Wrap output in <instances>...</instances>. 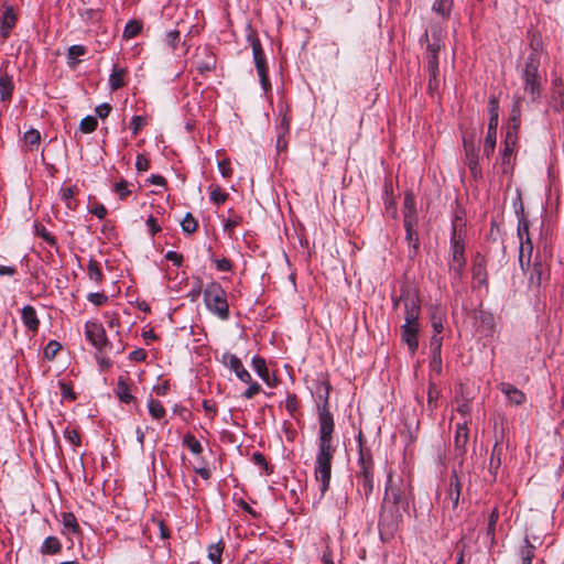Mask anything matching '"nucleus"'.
<instances>
[{"label":"nucleus","mask_w":564,"mask_h":564,"mask_svg":"<svg viewBox=\"0 0 564 564\" xmlns=\"http://www.w3.org/2000/svg\"><path fill=\"white\" fill-rule=\"evenodd\" d=\"M318 437L316 441L317 453L315 457L314 474L315 479L319 484V490L322 496L329 488L332 478V462L336 452V445L334 444V419L329 410L327 409V402L319 408L318 413Z\"/></svg>","instance_id":"f257e3e1"},{"label":"nucleus","mask_w":564,"mask_h":564,"mask_svg":"<svg viewBox=\"0 0 564 564\" xmlns=\"http://www.w3.org/2000/svg\"><path fill=\"white\" fill-rule=\"evenodd\" d=\"M408 508L405 496L397 488L387 486L381 507L380 523L397 525L402 518V512Z\"/></svg>","instance_id":"f03ea898"},{"label":"nucleus","mask_w":564,"mask_h":564,"mask_svg":"<svg viewBox=\"0 0 564 564\" xmlns=\"http://www.w3.org/2000/svg\"><path fill=\"white\" fill-rule=\"evenodd\" d=\"M204 302L207 310L221 321L229 318L227 292L218 282H210L204 289Z\"/></svg>","instance_id":"7ed1b4c3"},{"label":"nucleus","mask_w":564,"mask_h":564,"mask_svg":"<svg viewBox=\"0 0 564 564\" xmlns=\"http://www.w3.org/2000/svg\"><path fill=\"white\" fill-rule=\"evenodd\" d=\"M531 98L534 97L535 94H539L538 90V74L536 68L540 65H545L549 63L550 58L547 53L544 52L543 43L540 36L535 34H531Z\"/></svg>","instance_id":"20e7f679"},{"label":"nucleus","mask_w":564,"mask_h":564,"mask_svg":"<svg viewBox=\"0 0 564 564\" xmlns=\"http://www.w3.org/2000/svg\"><path fill=\"white\" fill-rule=\"evenodd\" d=\"M451 249H452V254H451V260L448 262V268H449L448 270H449V275L452 278L453 283H457L462 279L464 268L466 264V260H465V256H464V252H465L464 243L459 239H457L455 229L453 231V236L451 239Z\"/></svg>","instance_id":"39448f33"},{"label":"nucleus","mask_w":564,"mask_h":564,"mask_svg":"<svg viewBox=\"0 0 564 564\" xmlns=\"http://www.w3.org/2000/svg\"><path fill=\"white\" fill-rule=\"evenodd\" d=\"M489 124L487 135L484 141V155L489 158L496 148L497 127L499 122V102L495 96L490 97L488 102Z\"/></svg>","instance_id":"423d86ee"},{"label":"nucleus","mask_w":564,"mask_h":564,"mask_svg":"<svg viewBox=\"0 0 564 564\" xmlns=\"http://www.w3.org/2000/svg\"><path fill=\"white\" fill-rule=\"evenodd\" d=\"M252 47L254 66L260 79L261 87L267 94L271 89V82L268 76V66L264 52L258 37H249Z\"/></svg>","instance_id":"0eeeda50"},{"label":"nucleus","mask_w":564,"mask_h":564,"mask_svg":"<svg viewBox=\"0 0 564 564\" xmlns=\"http://www.w3.org/2000/svg\"><path fill=\"white\" fill-rule=\"evenodd\" d=\"M85 336L97 351H108L112 348V344L108 340L102 324L97 321H87L85 323Z\"/></svg>","instance_id":"6e6552de"},{"label":"nucleus","mask_w":564,"mask_h":564,"mask_svg":"<svg viewBox=\"0 0 564 564\" xmlns=\"http://www.w3.org/2000/svg\"><path fill=\"white\" fill-rule=\"evenodd\" d=\"M401 300H403L404 324L420 325L421 306L417 297L409 290L402 289Z\"/></svg>","instance_id":"1a4fd4ad"},{"label":"nucleus","mask_w":564,"mask_h":564,"mask_svg":"<svg viewBox=\"0 0 564 564\" xmlns=\"http://www.w3.org/2000/svg\"><path fill=\"white\" fill-rule=\"evenodd\" d=\"M221 360L223 364L229 368L240 381L243 383L251 382L250 372L245 368L241 360L235 354L225 352L221 357Z\"/></svg>","instance_id":"9d476101"},{"label":"nucleus","mask_w":564,"mask_h":564,"mask_svg":"<svg viewBox=\"0 0 564 564\" xmlns=\"http://www.w3.org/2000/svg\"><path fill=\"white\" fill-rule=\"evenodd\" d=\"M518 236L520 239L519 246V263L522 271H525L529 268V258L525 260V246L529 245V221L525 219L524 215L519 219L518 225Z\"/></svg>","instance_id":"9b49d317"},{"label":"nucleus","mask_w":564,"mask_h":564,"mask_svg":"<svg viewBox=\"0 0 564 564\" xmlns=\"http://www.w3.org/2000/svg\"><path fill=\"white\" fill-rule=\"evenodd\" d=\"M464 150H465V154H466V164L468 165L473 177L474 178L480 177L481 171L479 167L478 153L476 151L474 141L466 137L464 138Z\"/></svg>","instance_id":"f8f14e48"},{"label":"nucleus","mask_w":564,"mask_h":564,"mask_svg":"<svg viewBox=\"0 0 564 564\" xmlns=\"http://www.w3.org/2000/svg\"><path fill=\"white\" fill-rule=\"evenodd\" d=\"M419 330L420 325L403 324L401 326V340L408 346L412 355H414L419 348Z\"/></svg>","instance_id":"ddd939ff"},{"label":"nucleus","mask_w":564,"mask_h":564,"mask_svg":"<svg viewBox=\"0 0 564 564\" xmlns=\"http://www.w3.org/2000/svg\"><path fill=\"white\" fill-rule=\"evenodd\" d=\"M501 393L506 397L508 402L512 405H520L525 402L524 392L520 391L513 384L508 382H502L499 386Z\"/></svg>","instance_id":"4468645a"},{"label":"nucleus","mask_w":564,"mask_h":564,"mask_svg":"<svg viewBox=\"0 0 564 564\" xmlns=\"http://www.w3.org/2000/svg\"><path fill=\"white\" fill-rule=\"evenodd\" d=\"M17 23V15L11 7L6 8L0 18V36L4 41Z\"/></svg>","instance_id":"2eb2a0df"},{"label":"nucleus","mask_w":564,"mask_h":564,"mask_svg":"<svg viewBox=\"0 0 564 564\" xmlns=\"http://www.w3.org/2000/svg\"><path fill=\"white\" fill-rule=\"evenodd\" d=\"M416 224L417 223H411L405 221L404 223V229H405V240L409 245V256L414 257L417 253L419 250V235L416 231Z\"/></svg>","instance_id":"dca6fc26"},{"label":"nucleus","mask_w":564,"mask_h":564,"mask_svg":"<svg viewBox=\"0 0 564 564\" xmlns=\"http://www.w3.org/2000/svg\"><path fill=\"white\" fill-rule=\"evenodd\" d=\"M21 318L24 324V326L35 333L39 329L40 321L36 315V311L31 305H25L21 311Z\"/></svg>","instance_id":"f3484780"},{"label":"nucleus","mask_w":564,"mask_h":564,"mask_svg":"<svg viewBox=\"0 0 564 564\" xmlns=\"http://www.w3.org/2000/svg\"><path fill=\"white\" fill-rule=\"evenodd\" d=\"M417 223L415 198L412 193H406L403 202V223Z\"/></svg>","instance_id":"a211bd4d"},{"label":"nucleus","mask_w":564,"mask_h":564,"mask_svg":"<svg viewBox=\"0 0 564 564\" xmlns=\"http://www.w3.org/2000/svg\"><path fill=\"white\" fill-rule=\"evenodd\" d=\"M468 442V429L466 424H457L454 443L455 448L459 455L465 453V447Z\"/></svg>","instance_id":"6ab92c4d"},{"label":"nucleus","mask_w":564,"mask_h":564,"mask_svg":"<svg viewBox=\"0 0 564 564\" xmlns=\"http://www.w3.org/2000/svg\"><path fill=\"white\" fill-rule=\"evenodd\" d=\"M427 72H429V88L430 90L435 89L437 87V77H438V57L433 53L429 56L427 61Z\"/></svg>","instance_id":"aec40b11"},{"label":"nucleus","mask_w":564,"mask_h":564,"mask_svg":"<svg viewBox=\"0 0 564 564\" xmlns=\"http://www.w3.org/2000/svg\"><path fill=\"white\" fill-rule=\"evenodd\" d=\"M14 84L12 76L4 73L0 76V100L8 101L12 97Z\"/></svg>","instance_id":"412c9836"},{"label":"nucleus","mask_w":564,"mask_h":564,"mask_svg":"<svg viewBox=\"0 0 564 564\" xmlns=\"http://www.w3.org/2000/svg\"><path fill=\"white\" fill-rule=\"evenodd\" d=\"M462 485L458 480L457 474L454 473L451 477L449 487L447 490V498L452 502L453 508H456L459 502Z\"/></svg>","instance_id":"4be33fe9"},{"label":"nucleus","mask_w":564,"mask_h":564,"mask_svg":"<svg viewBox=\"0 0 564 564\" xmlns=\"http://www.w3.org/2000/svg\"><path fill=\"white\" fill-rule=\"evenodd\" d=\"M252 369L257 372V375L268 384H270V373L267 367V362L264 358L260 356H254L251 360Z\"/></svg>","instance_id":"5701e85b"},{"label":"nucleus","mask_w":564,"mask_h":564,"mask_svg":"<svg viewBox=\"0 0 564 564\" xmlns=\"http://www.w3.org/2000/svg\"><path fill=\"white\" fill-rule=\"evenodd\" d=\"M501 455H502V448L496 444L492 448L490 459H489V467L488 470L492 478L495 479L497 476V471L501 465Z\"/></svg>","instance_id":"b1692460"},{"label":"nucleus","mask_w":564,"mask_h":564,"mask_svg":"<svg viewBox=\"0 0 564 564\" xmlns=\"http://www.w3.org/2000/svg\"><path fill=\"white\" fill-rule=\"evenodd\" d=\"M62 550V543L56 536H47L41 545L42 554H56Z\"/></svg>","instance_id":"393cba45"},{"label":"nucleus","mask_w":564,"mask_h":564,"mask_svg":"<svg viewBox=\"0 0 564 564\" xmlns=\"http://www.w3.org/2000/svg\"><path fill=\"white\" fill-rule=\"evenodd\" d=\"M473 280L477 286L487 285V272L482 261L475 262L473 265Z\"/></svg>","instance_id":"a878e982"},{"label":"nucleus","mask_w":564,"mask_h":564,"mask_svg":"<svg viewBox=\"0 0 564 564\" xmlns=\"http://www.w3.org/2000/svg\"><path fill=\"white\" fill-rule=\"evenodd\" d=\"M116 394L120 399V401L124 403H130L134 399L133 395L130 393V388L128 383L122 378H120L117 383Z\"/></svg>","instance_id":"bb28decb"},{"label":"nucleus","mask_w":564,"mask_h":564,"mask_svg":"<svg viewBox=\"0 0 564 564\" xmlns=\"http://www.w3.org/2000/svg\"><path fill=\"white\" fill-rule=\"evenodd\" d=\"M148 409H149V413L150 415L155 419V420H161L165 416L166 414V411L163 406V404L161 403V401L159 400H155L153 398H151L149 401H148Z\"/></svg>","instance_id":"cd10ccee"},{"label":"nucleus","mask_w":564,"mask_h":564,"mask_svg":"<svg viewBox=\"0 0 564 564\" xmlns=\"http://www.w3.org/2000/svg\"><path fill=\"white\" fill-rule=\"evenodd\" d=\"M453 0H435L433 11L442 18H448L452 11Z\"/></svg>","instance_id":"c85d7f7f"},{"label":"nucleus","mask_w":564,"mask_h":564,"mask_svg":"<svg viewBox=\"0 0 564 564\" xmlns=\"http://www.w3.org/2000/svg\"><path fill=\"white\" fill-rule=\"evenodd\" d=\"M499 514L497 509H494L489 517H488V523H487V530H486V536L490 544H494L495 542V531H496V524L498 521Z\"/></svg>","instance_id":"c756f323"},{"label":"nucleus","mask_w":564,"mask_h":564,"mask_svg":"<svg viewBox=\"0 0 564 564\" xmlns=\"http://www.w3.org/2000/svg\"><path fill=\"white\" fill-rule=\"evenodd\" d=\"M62 523L63 527L70 533H77L79 531L77 519L72 512L62 513Z\"/></svg>","instance_id":"7c9ffc66"},{"label":"nucleus","mask_w":564,"mask_h":564,"mask_svg":"<svg viewBox=\"0 0 564 564\" xmlns=\"http://www.w3.org/2000/svg\"><path fill=\"white\" fill-rule=\"evenodd\" d=\"M183 444L194 454L199 455L203 452L200 442L192 434H186L183 437Z\"/></svg>","instance_id":"2f4dec72"},{"label":"nucleus","mask_w":564,"mask_h":564,"mask_svg":"<svg viewBox=\"0 0 564 564\" xmlns=\"http://www.w3.org/2000/svg\"><path fill=\"white\" fill-rule=\"evenodd\" d=\"M223 550L224 544L221 541L208 546V558L212 561L213 564H221Z\"/></svg>","instance_id":"473e14b6"},{"label":"nucleus","mask_w":564,"mask_h":564,"mask_svg":"<svg viewBox=\"0 0 564 564\" xmlns=\"http://www.w3.org/2000/svg\"><path fill=\"white\" fill-rule=\"evenodd\" d=\"M87 273L88 278L96 283H100L104 276L98 262L94 259H90L88 262Z\"/></svg>","instance_id":"72a5a7b5"},{"label":"nucleus","mask_w":564,"mask_h":564,"mask_svg":"<svg viewBox=\"0 0 564 564\" xmlns=\"http://www.w3.org/2000/svg\"><path fill=\"white\" fill-rule=\"evenodd\" d=\"M98 126L97 118L94 116H86L80 120L79 129L84 133H91Z\"/></svg>","instance_id":"f704fd0d"},{"label":"nucleus","mask_w":564,"mask_h":564,"mask_svg":"<svg viewBox=\"0 0 564 564\" xmlns=\"http://www.w3.org/2000/svg\"><path fill=\"white\" fill-rule=\"evenodd\" d=\"M123 69H117L115 68L109 77V85L112 90H117L121 88L124 85L123 82Z\"/></svg>","instance_id":"c9c22d12"},{"label":"nucleus","mask_w":564,"mask_h":564,"mask_svg":"<svg viewBox=\"0 0 564 564\" xmlns=\"http://www.w3.org/2000/svg\"><path fill=\"white\" fill-rule=\"evenodd\" d=\"M215 66H216V61H215V57L212 55H208L206 57V59L198 61L196 63V68L199 72V74H202V75L212 72L215 68Z\"/></svg>","instance_id":"e433bc0d"},{"label":"nucleus","mask_w":564,"mask_h":564,"mask_svg":"<svg viewBox=\"0 0 564 564\" xmlns=\"http://www.w3.org/2000/svg\"><path fill=\"white\" fill-rule=\"evenodd\" d=\"M358 491L368 498L373 490V477L359 478Z\"/></svg>","instance_id":"4c0bfd02"},{"label":"nucleus","mask_w":564,"mask_h":564,"mask_svg":"<svg viewBox=\"0 0 564 564\" xmlns=\"http://www.w3.org/2000/svg\"><path fill=\"white\" fill-rule=\"evenodd\" d=\"M142 25L140 22L132 20L129 21L123 30V36L126 39H132L137 36L141 32Z\"/></svg>","instance_id":"58836bf2"},{"label":"nucleus","mask_w":564,"mask_h":564,"mask_svg":"<svg viewBox=\"0 0 564 564\" xmlns=\"http://www.w3.org/2000/svg\"><path fill=\"white\" fill-rule=\"evenodd\" d=\"M181 226H182V229L184 232L186 234H193L196 231L197 229V221L196 219L192 216L191 213H187L185 215V217L183 218L182 223H181Z\"/></svg>","instance_id":"ea45409f"},{"label":"nucleus","mask_w":564,"mask_h":564,"mask_svg":"<svg viewBox=\"0 0 564 564\" xmlns=\"http://www.w3.org/2000/svg\"><path fill=\"white\" fill-rule=\"evenodd\" d=\"M23 139H24V142L28 145L34 147V145H37L40 143L41 133L36 129H30V130L24 132Z\"/></svg>","instance_id":"a19ab883"},{"label":"nucleus","mask_w":564,"mask_h":564,"mask_svg":"<svg viewBox=\"0 0 564 564\" xmlns=\"http://www.w3.org/2000/svg\"><path fill=\"white\" fill-rule=\"evenodd\" d=\"M59 349V343H57L56 340H50L43 351L44 358L47 360H52Z\"/></svg>","instance_id":"79ce46f5"},{"label":"nucleus","mask_w":564,"mask_h":564,"mask_svg":"<svg viewBox=\"0 0 564 564\" xmlns=\"http://www.w3.org/2000/svg\"><path fill=\"white\" fill-rule=\"evenodd\" d=\"M128 186H129V184L124 180L117 182L113 186V191L118 194V196L121 200L126 199L131 193V191L129 189Z\"/></svg>","instance_id":"37998d69"},{"label":"nucleus","mask_w":564,"mask_h":564,"mask_svg":"<svg viewBox=\"0 0 564 564\" xmlns=\"http://www.w3.org/2000/svg\"><path fill=\"white\" fill-rule=\"evenodd\" d=\"M108 351H97L96 350V361L99 365L101 370L109 369L112 366L111 359L107 356Z\"/></svg>","instance_id":"c03bdc74"},{"label":"nucleus","mask_w":564,"mask_h":564,"mask_svg":"<svg viewBox=\"0 0 564 564\" xmlns=\"http://www.w3.org/2000/svg\"><path fill=\"white\" fill-rule=\"evenodd\" d=\"M534 273L536 274L538 282L541 283L549 276V268L542 261H536L534 263Z\"/></svg>","instance_id":"a18cd8bd"},{"label":"nucleus","mask_w":564,"mask_h":564,"mask_svg":"<svg viewBox=\"0 0 564 564\" xmlns=\"http://www.w3.org/2000/svg\"><path fill=\"white\" fill-rule=\"evenodd\" d=\"M278 134H288L290 131V118L286 112L280 111V121L276 126Z\"/></svg>","instance_id":"49530a36"},{"label":"nucleus","mask_w":564,"mask_h":564,"mask_svg":"<svg viewBox=\"0 0 564 564\" xmlns=\"http://www.w3.org/2000/svg\"><path fill=\"white\" fill-rule=\"evenodd\" d=\"M228 198V193L221 191L220 187H215L210 193V200L216 205L224 204Z\"/></svg>","instance_id":"de8ad7c7"},{"label":"nucleus","mask_w":564,"mask_h":564,"mask_svg":"<svg viewBox=\"0 0 564 564\" xmlns=\"http://www.w3.org/2000/svg\"><path fill=\"white\" fill-rule=\"evenodd\" d=\"M442 337H440L437 334H434L432 337H431V349H432V355H435V360L438 361L440 359V355H441V351H442Z\"/></svg>","instance_id":"09e8293b"},{"label":"nucleus","mask_w":564,"mask_h":564,"mask_svg":"<svg viewBox=\"0 0 564 564\" xmlns=\"http://www.w3.org/2000/svg\"><path fill=\"white\" fill-rule=\"evenodd\" d=\"M520 113H521V110H520V102L517 101L511 110H510V116H509V120L512 124V128L513 129H517L519 127V123H520Z\"/></svg>","instance_id":"8fccbe9b"},{"label":"nucleus","mask_w":564,"mask_h":564,"mask_svg":"<svg viewBox=\"0 0 564 564\" xmlns=\"http://www.w3.org/2000/svg\"><path fill=\"white\" fill-rule=\"evenodd\" d=\"M147 120L142 116H133L130 122L132 134L138 135L139 131L144 127Z\"/></svg>","instance_id":"3c124183"},{"label":"nucleus","mask_w":564,"mask_h":564,"mask_svg":"<svg viewBox=\"0 0 564 564\" xmlns=\"http://www.w3.org/2000/svg\"><path fill=\"white\" fill-rule=\"evenodd\" d=\"M87 300L96 306H101L108 301V296L104 293L93 292L87 295Z\"/></svg>","instance_id":"603ef678"},{"label":"nucleus","mask_w":564,"mask_h":564,"mask_svg":"<svg viewBox=\"0 0 564 564\" xmlns=\"http://www.w3.org/2000/svg\"><path fill=\"white\" fill-rule=\"evenodd\" d=\"M358 442H359V458H358V464H359V466H361V465H366L368 462H372V457H371V454L369 453V451H366V449H364V447H362V444H361V434L359 435Z\"/></svg>","instance_id":"864d4df0"},{"label":"nucleus","mask_w":564,"mask_h":564,"mask_svg":"<svg viewBox=\"0 0 564 564\" xmlns=\"http://www.w3.org/2000/svg\"><path fill=\"white\" fill-rule=\"evenodd\" d=\"M87 52L86 47L83 45H72L68 48V58L70 61H76L79 56L85 55Z\"/></svg>","instance_id":"5fc2aeb1"},{"label":"nucleus","mask_w":564,"mask_h":564,"mask_svg":"<svg viewBox=\"0 0 564 564\" xmlns=\"http://www.w3.org/2000/svg\"><path fill=\"white\" fill-rule=\"evenodd\" d=\"M248 384H249V387L242 393V398L249 400V399H252L254 395H257L261 391V386L258 382H253L252 380Z\"/></svg>","instance_id":"6e6d98bb"},{"label":"nucleus","mask_w":564,"mask_h":564,"mask_svg":"<svg viewBox=\"0 0 564 564\" xmlns=\"http://www.w3.org/2000/svg\"><path fill=\"white\" fill-rule=\"evenodd\" d=\"M64 436L65 438L73 445H79L80 444V435L79 433L74 430V429H69L67 427L64 432Z\"/></svg>","instance_id":"4d7b16f0"},{"label":"nucleus","mask_w":564,"mask_h":564,"mask_svg":"<svg viewBox=\"0 0 564 564\" xmlns=\"http://www.w3.org/2000/svg\"><path fill=\"white\" fill-rule=\"evenodd\" d=\"M438 398V390L434 383H430L429 392H427V403L430 406L436 405V400Z\"/></svg>","instance_id":"13d9d810"},{"label":"nucleus","mask_w":564,"mask_h":564,"mask_svg":"<svg viewBox=\"0 0 564 564\" xmlns=\"http://www.w3.org/2000/svg\"><path fill=\"white\" fill-rule=\"evenodd\" d=\"M37 235L45 240L47 243L54 246L56 243L55 238L51 235L45 227L37 228Z\"/></svg>","instance_id":"bf43d9fd"},{"label":"nucleus","mask_w":564,"mask_h":564,"mask_svg":"<svg viewBox=\"0 0 564 564\" xmlns=\"http://www.w3.org/2000/svg\"><path fill=\"white\" fill-rule=\"evenodd\" d=\"M149 166H150L149 160L144 155L139 154L135 160L137 170L139 172H144L149 169Z\"/></svg>","instance_id":"052dcab7"},{"label":"nucleus","mask_w":564,"mask_h":564,"mask_svg":"<svg viewBox=\"0 0 564 564\" xmlns=\"http://www.w3.org/2000/svg\"><path fill=\"white\" fill-rule=\"evenodd\" d=\"M218 170L224 177H229L232 173L230 162L227 160L218 162Z\"/></svg>","instance_id":"680f3d73"},{"label":"nucleus","mask_w":564,"mask_h":564,"mask_svg":"<svg viewBox=\"0 0 564 564\" xmlns=\"http://www.w3.org/2000/svg\"><path fill=\"white\" fill-rule=\"evenodd\" d=\"M110 111H111V106L106 102L97 106L95 109L96 115L101 119H105L106 117H108Z\"/></svg>","instance_id":"e2e57ef3"},{"label":"nucleus","mask_w":564,"mask_h":564,"mask_svg":"<svg viewBox=\"0 0 564 564\" xmlns=\"http://www.w3.org/2000/svg\"><path fill=\"white\" fill-rule=\"evenodd\" d=\"M366 476L373 477V462H368L366 465L360 466L358 478H364Z\"/></svg>","instance_id":"0e129e2a"},{"label":"nucleus","mask_w":564,"mask_h":564,"mask_svg":"<svg viewBox=\"0 0 564 564\" xmlns=\"http://www.w3.org/2000/svg\"><path fill=\"white\" fill-rule=\"evenodd\" d=\"M165 258L169 261H172L177 267L182 265L183 256L176 251H172V250L167 251L165 254Z\"/></svg>","instance_id":"69168bd1"},{"label":"nucleus","mask_w":564,"mask_h":564,"mask_svg":"<svg viewBox=\"0 0 564 564\" xmlns=\"http://www.w3.org/2000/svg\"><path fill=\"white\" fill-rule=\"evenodd\" d=\"M215 263L218 271L226 272L231 270V262L226 258L216 259Z\"/></svg>","instance_id":"338daca9"},{"label":"nucleus","mask_w":564,"mask_h":564,"mask_svg":"<svg viewBox=\"0 0 564 564\" xmlns=\"http://www.w3.org/2000/svg\"><path fill=\"white\" fill-rule=\"evenodd\" d=\"M90 213L95 215L99 219H104L107 215V209L102 204H96L91 209Z\"/></svg>","instance_id":"774afa93"}]
</instances>
